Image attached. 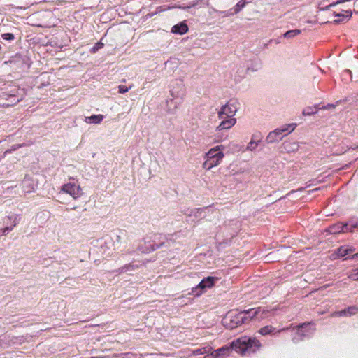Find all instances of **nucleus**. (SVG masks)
<instances>
[{"label":"nucleus","mask_w":358,"mask_h":358,"mask_svg":"<svg viewBox=\"0 0 358 358\" xmlns=\"http://www.w3.org/2000/svg\"><path fill=\"white\" fill-rule=\"evenodd\" d=\"M172 101H173V99H170V101H167V103L169 104V102H172Z\"/></svg>","instance_id":"nucleus-39"},{"label":"nucleus","mask_w":358,"mask_h":358,"mask_svg":"<svg viewBox=\"0 0 358 358\" xmlns=\"http://www.w3.org/2000/svg\"><path fill=\"white\" fill-rule=\"evenodd\" d=\"M61 190L71 196L74 199H78L82 194L81 188L79 185L74 182H69L62 187Z\"/></svg>","instance_id":"nucleus-7"},{"label":"nucleus","mask_w":358,"mask_h":358,"mask_svg":"<svg viewBox=\"0 0 358 358\" xmlns=\"http://www.w3.org/2000/svg\"><path fill=\"white\" fill-rule=\"evenodd\" d=\"M217 278L215 277H207L203 278L198 285V287L204 289L206 288H210L214 285V283L215 280H217Z\"/></svg>","instance_id":"nucleus-17"},{"label":"nucleus","mask_w":358,"mask_h":358,"mask_svg":"<svg viewBox=\"0 0 358 358\" xmlns=\"http://www.w3.org/2000/svg\"><path fill=\"white\" fill-rule=\"evenodd\" d=\"M346 72L351 73V71L350 70H346Z\"/></svg>","instance_id":"nucleus-41"},{"label":"nucleus","mask_w":358,"mask_h":358,"mask_svg":"<svg viewBox=\"0 0 358 358\" xmlns=\"http://www.w3.org/2000/svg\"><path fill=\"white\" fill-rule=\"evenodd\" d=\"M131 88V86L129 87L125 85H119L118 86L119 92L120 94H124V93L127 92Z\"/></svg>","instance_id":"nucleus-32"},{"label":"nucleus","mask_w":358,"mask_h":358,"mask_svg":"<svg viewBox=\"0 0 358 358\" xmlns=\"http://www.w3.org/2000/svg\"><path fill=\"white\" fill-rule=\"evenodd\" d=\"M1 36L4 40H8V41H11L15 38L14 35L10 33L3 34L1 35Z\"/></svg>","instance_id":"nucleus-33"},{"label":"nucleus","mask_w":358,"mask_h":358,"mask_svg":"<svg viewBox=\"0 0 358 358\" xmlns=\"http://www.w3.org/2000/svg\"><path fill=\"white\" fill-rule=\"evenodd\" d=\"M351 259H358V252L352 255Z\"/></svg>","instance_id":"nucleus-37"},{"label":"nucleus","mask_w":358,"mask_h":358,"mask_svg":"<svg viewBox=\"0 0 358 358\" xmlns=\"http://www.w3.org/2000/svg\"><path fill=\"white\" fill-rule=\"evenodd\" d=\"M138 268V265L128 264H126L124 266L120 268L118 271H119V273H125V272L134 271Z\"/></svg>","instance_id":"nucleus-21"},{"label":"nucleus","mask_w":358,"mask_h":358,"mask_svg":"<svg viewBox=\"0 0 358 358\" xmlns=\"http://www.w3.org/2000/svg\"><path fill=\"white\" fill-rule=\"evenodd\" d=\"M348 277L352 280H358V268L350 271L348 273Z\"/></svg>","instance_id":"nucleus-27"},{"label":"nucleus","mask_w":358,"mask_h":358,"mask_svg":"<svg viewBox=\"0 0 358 358\" xmlns=\"http://www.w3.org/2000/svg\"><path fill=\"white\" fill-rule=\"evenodd\" d=\"M334 16L337 17L334 20V24H339L345 20H349L352 15V10H345L344 14L341 13H334Z\"/></svg>","instance_id":"nucleus-18"},{"label":"nucleus","mask_w":358,"mask_h":358,"mask_svg":"<svg viewBox=\"0 0 358 358\" xmlns=\"http://www.w3.org/2000/svg\"><path fill=\"white\" fill-rule=\"evenodd\" d=\"M347 313V316H351L357 313L358 308L356 306H350L347 309H345Z\"/></svg>","instance_id":"nucleus-29"},{"label":"nucleus","mask_w":358,"mask_h":358,"mask_svg":"<svg viewBox=\"0 0 358 358\" xmlns=\"http://www.w3.org/2000/svg\"><path fill=\"white\" fill-rule=\"evenodd\" d=\"M310 324H311V323H303L301 325H299V327H297V328L296 329L294 335L292 337V341L294 343H298L300 341H302L303 339V338L306 336L303 329L306 327L309 326Z\"/></svg>","instance_id":"nucleus-12"},{"label":"nucleus","mask_w":358,"mask_h":358,"mask_svg":"<svg viewBox=\"0 0 358 358\" xmlns=\"http://www.w3.org/2000/svg\"><path fill=\"white\" fill-rule=\"evenodd\" d=\"M159 248V245H157V247L152 246L150 249L142 250V252H147V253H148V252H151V251H154V250H155L157 248Z\"/></svg>","instance_id":"nucleus-35"},{"label":"nucleus","mask_w":358,"mask_h":358,"mask_svg":"<svg viewBox=\"0 0 358 358\" xmlns=\"http://www.w3.org/2000/svg\"><path fill=\"white\" fill-rule=\"evenodd\" d=\"M18 220L15 217L13 224L10 227H6L2 229L3 235H6L8 231H10L17 224Z\"/></svg>","instance_id":"nucleus-26"},{"label":"nucleus","mask_w":358,"mask_h":358,"mask_svg":"<svg viewBox=\"0 0 358 358\" xmlns=\"http://www.w3.org/2000/svg\"><path fill=\"white\" fill-rule=\"evenodd\" d=\"M210 350V348H199V349H196V350H194L193 354L195 355H203L205 353H208Z\"/></svg>","instance_id":"nucleus-28"},{"label":"nucleus","mask_w":358,"mask_h":358,"mask_svg":"<svg viewBox=\"0 0 358 358\" xmlns=\"http://www.w3.org/2000/svg\"><path fill=\"white\" fill-rule=\"evenodd\" d=\"M355 227V225H350L349 224L337 223L329 227V232L331 234H338L341 232H348L352 231V228Z\"/></svg>","instance_id":"nucleus-10"},{"label":"nucleus","mask_w":358,"mask_h":358,"mask_svg":"<svg viewBox=\"0 0 358 358\" xmlns=\"http://www.w3.org/2000/svg\"><path fill=\"white\" fill-rule=\"evenodd\" d=\"M104 116L103 115H93L90 117H86L85 122L87 124H100L103 120Z\"/></svg>","instance_id":"nucleus-19"},{"label":"nucleus","mask_w":358,"mask_h":358,"mask_svg":"<svg viewBox=\"0 0 358 358\" xmlns=\"http://www.w3.org/2000/svg\"><path fill=\"white\" fill-rule=\"evenodd\" d=\"M20 145H15V146L13 147V150H15L17 148H20Z\"/></svg>","instance_id":"nucleus-38"},{"label":"nucleus","mask_w":358,"mask_h":358,"mask_svg":"<svg viewBox=\"0 0 358 358\" xmlns=\"http://www.w3.org/2000/svg\"><path fill=\"white\" fill-rule=\"evenodd\" d=\"M282 149L288 153L295 152L299 149V144L294 141H286L282 143Z\"/></svg>","instance_id":"nucleus-15"},{"label":"nucleus","mask_w":358,"mask_h":358,"mask_svg":"<svg viewBox=\"0 0 358 358\" xmlns=\"http://www.w3.org/2000/svg\"><path fill=\"white\" fill-rule=\"evenodd\" d=\"M0 347L3 348L10 345V338L8 336H4L3 339H0Z\"/></svg>","instance_id":"nucleus-30"},{"label":"nucleus","mask_w":358,"mask_h":358,"mask_svg":"<svg viewBox=\"0 0 358 358\" xmlns=\"http://www.w3.org/2000/svg\"><path fill=\"white\" fill-rule=\"evenodd\" d=\"M185 94V85L182 80H176L172 85L171 95L173 99H182Z\"/></svg>","instance_id":"nucleus-9"},{"label":"nucleus","mask_w":358,"mask_h":358,"mask_svg":"<svg viewBox=\"0 0 358 358\" xmlns=\"http://www.w3.org/2000/svg\"><path fill=\"white\" fill-rule=\"evenodd\" d=\"M252 1V0H240L234 8V13H229L227 11H219L215 9H214L213 10L215 13L224 14L226 16H229L233 14H237L247 5V3H250Z\"/></svg>","instance_id":"nucleus-11"},{"label":"nucleus","mask_w":358,"mask_h":358,"mask_svg":"<svg viewBox=\"0 0 358 358\" xmlns=\"http://www.w3.org/2000/svg\"><path fill=\"white\" fill-rule=\"evenodd\" d=\"M301 32V31L300 29L289 30V31H286L283 34V36L286 38H294V37L296 36L297 35L300 34Z\"/></svg>","instance_id":"nucleus-22"},{"label":"nucleus","mask_w":358,"mask_h":358,"mask_svg":"<svg viewBox=\"0 0 358 358\" xmlns=\"http://www.w3.org/2000/svg\"><path fill=\"white\" fill-rule=\"evenodd\" d=\"M209 2L208 0H196L192 2L190 5L184 7L183 8L185 10L189 9L193 7L199 6V8L203 7L205 6H208Z\"/></svg>","instance_id":"nucleus-20"},{"label":"nucleus","mask_w":358,"mask_h":358,"mask_svg":"<svg viewBox=\"0 0 358 358\" xmlns=\"http://www.w3.org/2000/svg\"><path fill=\"white\" fill-rule=\"evenodd\" d=\"M223 149V145H217L210 149L205 155L206 160L203 164V168L209 171L219 165L224 156Z\"/></svg>","instance_id":"nucleus-2"},{"label":"nucleus","mask_w":358,"mask_h":358,"mask_svg":"<svg viewBox=\"0 0 358 358\" xmlns=\"http://www.w3.org/2000/svg\"><path fill=\"white\" fill-rule=\"evenodd\" d=\"M247 317L241 312L238 313H229L223 320L224 325L229 329H234L241 324L246 323Z\"/></svg>","instance_id":"nucleus-6"},{"label":"nucleus","mask_w":358,"mask_h":358,"mask_svg":"<svg viewBox=\"0 0 358 358\" xmlns=\"http://www.w3.org/2000/svg\"><path fill=\"white\" fill-rule=\"evenodd\" d=\"M275 330V328L271 325L266 326L264 327L261 328L259 330V333L263 336L267 335L268 334L272 333Z\"/></svg>","instance_id":"nucleus-23"},{"label":"nucleus","mask_w":358,"mask_h":358,"mask_svg":"<svg viewBox=\"0 0 358 358\" xmlns=\"http://www.w3.org/2000/svg\"><path fill=\"white\" fill-rule=\"evenodd\" d=\"M315 331V328H313L312 329V332H313Z\"/></svg>","instance_id":"nucleus-42"},{"label":"nucleus","mask_w":358,"mask_h":358,"mask_svg":"<svg viewBox=\"0 0 358 358\" xmlns=\"http://www.w3.org/2000/svg\"><path fill=\"white\" fill-rule=\"evenodd\" d=\"M266 312L267 310H266L265 309L262 308L261 307H258L242 311L241 313H243L245 317H247L246 322H248L250 320L255 317L257 318L259 320H262L263 318H264V314Z\"/></svg>","instance_id":"nucleus-8"},{"label":"nucleus","mask_w":358,"mask_h":358,"mask_svg":"<svg viewBox=\"0 0 358 358\" xmlns=\"http://www.w3.org/2000/svg\"><path fill=\"white\" fill-rule=\"evenodd\" d=\"M103 44L102 43H97L92 48V52H95L99 48L103 47Z\"/></svg>","instance_id":"nucleus-34"},{"label":"nucleus","mask_w":358,"mask_h":358,"mask_svg":"<svg viewBox=\"0 0 358 358\" xmlns=\"http://www.w3.org/2000/svg\"><path fill=\"white\" fill-rule=\"evenodd\" d=\"M357 13H358V11H357Z\"/></svg>","instance_id":"nucleus-43"},{"label":"nucleus","mask_w":358,"mask_h":358,"mask_svg":"<svg viewBox=\"0 0 358 358\" xmlns=\"http://www.w3.org/2000/svg\"><path fill=\"white\" fill-rule=\"evenodd\" d=\"M352 249H348L345 246H342L338 249V256L343 257L347 255L349 252H352Z\"/></svg>","instance_id":"nucleus-24"},{"label":"nucleus","mask_w":358,"mask_h":358,"mask_svg":"<svg viewBox=\"0 0 358 358\" xmlns=\"http://www.w3.org/2000/svg\"><path fill=\"white\" fill-rule=\"evenodd\" d=\"M262 136L260 133L253 134L251 136V139L248 143L246 150L248 151H254L258 147L259 143L261 142Z\"/></svg>","instance_id":"nucleus-13"},{"label":"nucleus","mask_w":358,"mask_h":358,"mask_svg":"<svg viewBox=\"0 0 358 358\" xmlns=\"http://www.w3.org/2000/svg\"><path fill=\"white\" fill-rule=\"evenodd\" d=\"M296 126V124H289L271 131L266 138V143H273L280 141L285 136L293 131Z\"/></svg>","instance_id":"nucleus-4"},{"label":"nucleus","mask_w":358,"mask_h":358,"mask_svg":"<svg viewBox=\"0 0 358 358\" xmlns=\"http://www.w3.org/2000/svg\"><path fill=\"white\" fill-rule=\"evenodd\" d=\"M317 112V107H308L303 110V115L304 116L311 115L315 114Z\"/></svg>","instance_id":"nucleus-25"},{"label":"nucleus","mask_w":358,"mask_h":358,"mask_svg":"<svg viewBox=\"0 0 358 358\" xmlns=\"http://www.w3.org/2000/svg\"><path fill=\"white\" fill-rule=\"evenodd\" d=\"M203 358H215V357H213V352H211L210 354H208L207 355H206Z\"/></svg>","instance_id":"nucleus-36"},{"label":"nucleus","mask_w":358,"mask_h":358,"mask_svg":"<svg viewBox=\"0 0 358 358\" xmlns=\"http://www.w3.org/2000/svg\"><path fill=\"white\" fill-rule=\"evenodd\" d=\"M222 120V121L217 127L216 131L229 129L231 128L233 126H234L236 123V118L225 117Z\"/></svg>","instance_id":"nucleus-14"},{"label":"nucleus","mask_w":358,"mask_h":358,"mask_svg":"<svg viewBox=\"0 0 358 358\" xmlns=\"http://www.w3.org/2000/svg\"><path fill=\"white\" fill-rule=\"evenodd\" d=\"M239 106V103L236 99H231L225 105L222 106L218 112V117L224 119L225 117L234 118Z\"/></svg>","instance_id":"nucleus-5"},{"label":"nucleus","mask_w":358,"mask_h":358,"mask_svg":"<svg viewBox=\"0 0 358 358\" xmlns=\"http://www.w3.org/2000/svg\"><path fill=\"white\" fill-rule=\"evenodd\" d=\"M343 316H347V313L345 309L342 310L341 311L334 312L331 314V317H343Z\"/></svg>","instance_id":"nucleus-31"},{"label":"nucleus","mask_w":358,"mask_h":358,"mask_svg":"<svg viewBox=\"0 0 358 358\" xmlns=\"http://www.w3.org/2000/svg\"><path fill=\"white\" fill-rule=\"evenodd\" d=\"M260 346L261 344L258 340L244 336L233 341L230 347L224 346L212 351L213 357L220 358L228 356L231 352L232 348H234L237 352L241 353V355L253 353L259 350Z\"/></svg>","instance_id":"nucleus-1"},{"label":"nucleus","mask_w":358,"mask_h":358,"mask_svg":"<svg viewBox=\"0 0 358 358\" xmlns=\"http://www.w3.org/2000/svg\"><path fill=\"white\" fill-rule=\"evenodd\" d=\"M188 31V27L184 22H181L171 28V32L176 34L182 35Z\"/></svg>","instance_id":"nucleus-16"},{"label":"nucleus","mask_w":358,"mask_h":358,"mask_svg":"<svg viewBox=\"0 0 358 358\" xmlns=\"http://www.w3.org/2000/svg\"><path fill=\"white\" fill-rule=\"evenodd\" d=\"M120 239V236H117V240L119 241Z\"/></svg>","instance_id":"nucleus-40"},{"label":"nucleus","mask_w":358,"mask_h":358,"mask_svg":"<svg viewBox=\"0 0 358 358\" xmlns=\"http://www.w3.org/2000/svg\"><path fill=\"white\" fill-rule=\"evenodd\" d=\"M20 89L14 88L9 92H5L0 94V107L13 106L23 99V94H20Z\"/></svg>","instance_id":"nucleus-3"}]
</instances>
